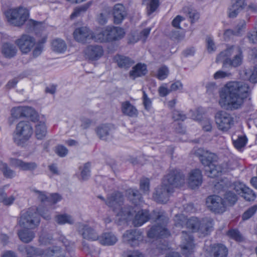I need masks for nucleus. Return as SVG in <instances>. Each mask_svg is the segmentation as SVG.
I'll return each mask as SVG.
<instances>
[{"label": "nucleus", "mask_w": 257, "mask_h": 257, "mask_svg": "<svg viewBox=\"0 0 257 257\" xmlns=\"http://www.w3.org/2000/svg\"><path fill=\"white\" fill-rule=\"evenodd\" d=\"M185 183V177L178 170L170 171L163 179L162 184L159 186L153 194V199L157 202L166 203L170 195L173 192L174 187H179Z\"/></svg>", "instance_id": "2"}, {"label": "nucleus", "mask_w": 257, "mask_h": 257, "mask_svg": "<svg viewBox=\"0 0 257 257\" xmlns=\"http://www.w3.org/2000/svg\"><path fill=\"white\" fill-rule=\"evenodd\" d=\"M52 44L54 51L60 53L64 52L67 48L65 42L59 39L54 40Z\"/></svg>", "instance_id": "39"}, {"label": "nucleus", "mask_w": 257, "mask_h": 257, "mask_svg": "<svg viewBox=\"0 0 257 257\" xmlns=\"http://www.w3.org/2000/svg\"><path fill=\"white\" fill-rule=\"evenodd\" d=\"M250 91L248 84L244 82H228L219 91V104L222 108L228 110L238 109Z\"/></svg>", "instance_id": "1"}, {"label": "nucleus", "mask_w": 257, "mask_h": 257, "mask_svg": "<svg viewBox=\"0 0 257 257\" xmlns=\"http://www.w3.org/2000/svg\"><path fill=\"white\" fill-rule=\"evenodd\" d=\"M215 154L206 152L200 156V160L205 167L206 174L210 178L218 177L222 173L227 172L228 167L227 164H219L216 162Z\"/></svg>", "instance_id": "4"}, {"label": "nucleus", "mask_w": 257, "mask_h": 257, "mask_svg": "<svg viewBox=\"0 0 257 257\" xmlns=\"http://www.w3.org/2000/svg\"><path fill=\"white\" fill-rule=\"evenodd\" d=\"M229 186H230V182L227 179L224 178L215 184V191L220 193L221 191H225Z\"/></svg>", "instance_id": "40"}, {"label": "nucleus", "mask_w": 257, "mask_h": 257, "mask_svg": "<svg viewBox=\"0 0 257 257\" xmlns=\"http://www.w3.org/2000/svg\"><path fill=\"white\" fill-rule=\"evenodd\" d=\"M4 14L8 22L16 27L23 25L29 17L28 10L21 7L8 9Z\"/></svg>", "instance_id": "9"}, {"label": "nucleus", "mask_w": 257, "mask_h": 257, "mask_svg": "<svg viewBox=\"0 0 257 257\" xmlns=\"http://www.w3.org/2000/svg\"><path fill=\"white\" fill-rule=\"evenodd\" d=\"M140 189L144 192L148 193L149 191L150 182L147 178H143L140 180Z\"/></svg>", "instance_id": "51"}, {"label": "nucleus", "mask_w": 257, "mask_h": 257, "mask_svg": "<svg viewBox=\"0 0 257 257\" xmlns=\"http://www.w3.org/2000/svg\"><path fill=\"white\" fill-rule=\"evenodd\" d=\"M224 198L230 204H233L237 200L236 195L231 191L226 192L224 195Z\"/></svg>", "instance_id": "53"}, {"label": "nucleus", "mask_w": 257, "mask_h": 257, "mask_svg": "<svg viewBox=\"0 0 257 257\" xmlns=\"http://www.w3.org/2000/svg\"><path fill=\"white\" fill-rule=\"evenodd\" d=\"M129 193L132 195V196L134 198L132 199L135 205L136 206L140 205L142 202V197L139 192L136 189H130Z\"/></svg>", "instance_id": "44"}, {"label": "nucleus", "mask_w": 257, "mask_h": 257, "mask_svg": "<svg viewBox=\"0 0 257 257\" xmlns=\"http://www.w3.org/2000/svg\"><path fill=\"white\" fill-rule=\"evenodd\" d=\"M206 42L208 52L209 53L214 52L216 50V46L212 38L210 37H207L206 39Z\"/></svg>", "instance_id": "55"}, {"label": "nucleus", "mask_w": 257, "mask_h": 257, "mask_svg": "<svg viewBox=\"0 0 257 257\" xmlns=\"http://www.w3.org/2000/svg\"><path fill=\"white\" fill-rule=\"evenodd\" d=\"M188 16L190 19L191 23L196 21L199 18V14L195 10H192L188 12Z\"/></svg>", "instance_id": "61"}, {"label": "nucleus", "mask_w": 257, "mask_h": 257, "mask_svg": "<svg viewBox=\"0 0 257 257\" xmlns=\"http://www.w3.org/2000/svg\"><path fill=\"white\" fill-rule=\"evenodd\" d=\"M233 187L234 190L238 194H242L243 190L247 187L244 184L239 182L235 183L233 184Z\"/></svg>", "instance_id": "60"}, {"label": "nucleus", "mask_w": 257, "mask_h": 257, "mask_svg": "<svg viewBox=\"0 0 257 257\" xmlns=\"http://www.w3.org/2000/svg\"><path fill=\"white\" fill-rule=\"evenodd\" d=\"M11 163L13 166L24 171H33L37 167V164L35 162H25L17 159H11Z\"/></svg>", "instance_id": "26"}, {"label": "nucleus", "mask_w": 257, "mask_h": 257, "mask_svg": "<svg viewBox=\"0 0 257 257\" xmlns=\"http://www.w3.org/2000/svg\"><path fill=\"white\" fill-rule=\"evenodd\" d=\"M123 197L119 192H114L109 195L105 201V203L111 208L120 219H127L131 216L132 212L130 207H122Z\"/></svg>", "instance_id": "6"}, {"label": "nucleus", "mask_w": 257, "mask_h": 257, "mask_svg": "<svg viewBox=\"0 0 257 257\" xmlns=\"http://www.w3.org/2000/svg\"><path fill=\"white\" fill-rule=\"evenodd\" d=\"M215 119L218 129L223 132L228 131L233 124V118L230 114L224 111L217 112Z\"/></svg>", "instance_id": "11"}, {"label": "nucleus", "mask_w": 257, "mask_h": 257, "mask_svg": "<svg viewBox=\"0 0 257 257\" xmlns=\"http://www.w3.org/2000/svg\"><path fill=\"white\" fill-rule=\"evenodd\" d=\"M2 53L5 57L11 58L16 55L17 49L14 44L5 43L2 48Z\"/></svg>", "instance_id": "31"}, {"label": "nucleus", "mask_w": 257, "mask_h": 257, "mask_svg": "<svg viewBox=\"0 0 257 257\" xmlns=\"http://www.w3.org/2000/svg\"><path fill=\"white\" fill-rule=\"evenodd\" d=\"M90 164L89 163L84 164L82 167H80L81 170V177L83 180H86L90 176Z\"/></svg>", "instance_id": "45"}, {"label": "nucleus", "mask_w": 257, "mask_h": 257, "mask_svg": "<svg viewBox=\"0 0 257 257\" xmlns=\"http://www.w3.org/2000/svg\"><path fill=\"white\" fill-rule=\"evenodd\" d=\"M173 118L175 120H184L186 117L182 112L179 110H174L173 113Z\"/></svg>", "instance_id": "56"}, {"label": "nucleus", "mask_w": 257, "mask_h": 257, "mask_svg": "<svg viewBox=\"0 0 257 257\" xmlns=\"http://www.w3.org/2000/svg\"><path fill=\"white\" fill-rule=\"evenodd\" d=\"M188 185L192 189L200 186L202 183V175L201 171L198 169L191 171L187 178Z\"/></svg>", "instance_id": "21"}, {"label": "nucleus", "mask_w": 257, "mask_h": 257, "mask_svg": "<svg viewBox=\"0 0 257 257\" xmlns=\"http://www.w3.org/2000/svg\"><path fill=\"white\" fill-rule=\"evenodd\" d=\"M111 131L110 126L107 124H100L95 130L98 137L101 140H106L110 135Z\"/></svg>", "instance_id": "33"}, {"label": "nucleus", "mask_w": 257, "mask_h": 257, "mask_svg": "<svg viewBox=\"0 0 257 257\" xmlns=\"http://www.w3.org/2000/svg\"><path fill=\"white\" fill-rule=\"evenodd\" d=\"M33 128L28 121H21L16 125L13 134V140L18 146H24L31 138Z\"/></svg>", "instance_id": "8"}, {"label": "nucleus", "mask_w": 257, "mask_h": 257, "mask_svg": "<svg viewBox=\"0 0 257 257\" xmlns=\"http://www.w3.org/2000/svg\"><path fill=\"white\" fill-rule=\"evenodd\" d=\"M206 204L211 210L216 213H222L225 210L224 201L217 195L208 197L206 199Z\"/></svg>", "instance_id": "15"}, {"label": "nucleus", "mask_w": 257, "mask_h": 257, "mask_svg": "<svg viewBox=\"0 0 257 257\" xmlns=\"http://www.w3.org/2000/svg\"><path fill=\"white\" fill-rule=\"evenodd\" d=\"M247 142V139L245 136H239L233 141L234 147L238 150L244 147Z\"/></svg>", "instance_id": "49"}, {"label": "nucleus", "mask_w": 257, "mask_h": 257, "mask_svg": "<svg viewBox=\"0 0 257 257\" xmlns=\"http://www.w3.org/2000/svg\"><path fill=\"white\" fill-rule=\"evenodd\" d=\"M18 250L22 253H25L27 257H43L45 250L36 248L31 245H20L18 247Z\"/></svg>", "instance_id": "22"}, {"label": "nucleus", "mask_w": 257, "mask_h": 257, "mask_svg": "<svg viewBox=\"0 0 257 257\" xmlns=\"http://www.w3.org/2000/svg\"><path fill=\"white\" fill-rule=\"evenodd\" d=\"M115 59L118 66L121 68L127 69L134 63V61L133 60L130 58L124 56H116Z\"/></svg>", "instance_id": "35"}, {"label": "nucleus", "mask_w": 257, "mask_h": 257, "mask_svg": "<svg viewBox=\"0 0 257 257\" xmlns=\"http://www.w3.org/2000/svg\"><path fill=\"white\" fill-rule=\"evenodd\" d=\"M15 44L22 53L27 54L33 49L36 42L33 36L28 34H23L15 41Z\"/></svg>", "instance_id": "12"}, {"label": "nucleus", "mask_w": 257, "mask_h": 257, "mask_svg": "<svg viewBox=\"0 0 257 257\" xmlns=\"http://www.w3.org/2000/svg\"><path fill=\"white\" fill-rule=\"evenodd\" d=\"M144 2L148 1V14L150 15L156 11L159 6V0H144Z\"/></svg>", "instance_id": "47"}, {"label": "nucleus", "mask_w": 257, "mask_h": 257, "mask_svg": "<svg viewBox=\"0 0 257 257\" xmlns=\"http://www.w3.org/2000/svg\"><path fill=\"white\" fill-rule=\"evenodd\" d=\"M98 240L102 245H112L116 242L117 239L112 233L105 232L99 237Z\"/></svg>", "instance_id": "30"}, {"label": "nucleus", "mask_w": 257, "mask_h": 257, "mask_svg": "<svg viewBox=\"0 0 257 257\" xmlns=\"http://www.w3.org/2000/svg\"><path fill=\"white\" fill-rule=\"evenodd\" d=\"M126 257H144V255L139 250H129L126 252Z\"/></svg>", "instance_id": "64"}, {"label": "nucleus", "mask_w": 257, "mask_h": 257, "mask_svg": "<svg viewBox=\"0 0 257 257\" xmlns=\"http://www.w3.org/2000/svg\"><path fill=\"white\" fill-rule=\"evenodd\" d=\"M81 124L80 127L83 130L88 128L92 124L93 121L91 119L86 117H82L80 118Z\"/></svg>", "instance_id": "54"}, {"label": "nucleus", "mask_w": 257, "mask_h": 257, "mask_svg": "<svg viewBox=\"0 0 257 257\" xmlns=\"http://www.w3.org/2000/svg\"><path fill=\"white\" fill-rule=\"evenodd\" d=\"M18 234L20 240L26 243L32 241L35 236L34 231L26 229L20 230Z\"/></svg>", "instance_id": "34"}, {"label": "nucleus", "mask_w": 257, "mask_h": 257, "mask_svg": "<svg viewBox=\"0 0 257 257\" xmlns=\"http://www.w3.org/2000/svg\"><path fill=\"white\" fill-rule=\"evenodd\" d=\"M183 85L181 81L178 80L173 83L170 86V90L172 91H175L177 90H181L183 89Z\"/></svg>", "instance_id": "58"}, {"label": "nucleus", "mask_w": 257, "mask_h": 257, "mask_svg": "<svg viewBox=\"0 0 257 257\" xmlns=\"http://www.w3.org/2000/svg\"><path fill=\"white\" fill-rule=\"evenodd\" d=\"M91 39L97 42H108L106 28L95 34L92 32V38Z\"/></svg>", "instance_id": "37"}, {"label": "nucleus", "mask_w": 257, "mask_h": 257, "mask_svg": "<svg viewBox=\"0 0 257 257\" xmlns=\"http://www.w3.org/2000/svg\"><path fill=\"white\" fill-rule=\"evenodd\" d=\"M121 109L122 113L125 115L130 117H135L138 115V110L128 101L121 103Z\"/></svg>", "instance_id": "29"}, {"label": "nucleus", "mask_w": 257, "mask_h": 257, "mask_svg": "<svg viewBox=\"0 0 257 257\" xmlns=\"http://www.w3.org/2000/svg\"><path fill=\"white\" fill-rule=\"evenodd\" d=\"M33 191L36 193L38 199H40L42 202H44L47 200L48 197L45 192L40 191L36 189H34Z\"/></svg>", "instance_id": "63"}, {"label": "nucleus", "mask_w": 257, "mask_h": 257, "mask_svg": "<svg viewBox=\"0 0 257 257\" xmlns=\"http://www.w3.org/2000/svg\"><path fill=\"white\" fill-rule=\"evenodd\" d=\"M0 200L2 201L5 205H10L13 202L14 198L12 196L7 198L6 194L3 192L1 194Z\"/></svg>", "instance_id": "59"}, {"label": "nucleus", "mask_w": 257, "mask_h": 257, "mask_svg": "<svg viewBox=\"0 0 257 257\" xmlns=\"http://www.w3.org/2000/svg\"><path fill=\"white\" fill-rule=\"evenodd\" d=\"M35 136L37 139L42 140L47 133L45 123L43 121L38 122L35 126Z\"/></svg>", "instance_id": "36"}, {"label": "nucleus", "mask_w": 257, "mask_h": 257, "mask_svg": "<svg viewBox=\"0 0 257 257\" xmlns=\"http://www.w3.org/2000/svg\"><path fill=\"white\" fill-rule=\"evenodd\" d=\"M90 6L91 3L89 2L75 8L70 16L71 18L74 19L80 16L82 14L86 12Z\"/></svg>", "instance_id": "42"}, {"label": "nucleus", "mask_w": 257, "mask_h": 257, "mask_svg": "<svg viewBox=\"0 0 257 257\" xmlns=\"http://www.w3.org/2000/svg\"><path fill=\"white\" fill-rule=\"evenodd\" d=\"M126 13L124 7L119 4L114 6L113 10L114 23L119 24L126 16Z\"/></svg>", "instance_id": "27"}, {"label": "nucleus", "mask_w": 257, "mask_h": 257, "mask_svg": "<svg viewBox=\"0 0 257 257\" xmlns=\"http://www.w3.org/2000/svg\"><path fill=\"white\" fill-rule=\"evenodd\" d=\"M169 74V70L166 66H163L160 67L156 75V77L159 80H164L168 76Z\"/></svg>", "instance_id": "48"}, {"label": "nucleus", "mask_w": 257, "mask_h": 257, "mask_svg": "<svg viewBox=\"0 0 257 257\" xmlns=\"http://www.w3.org/2000/svg\"><path fill=\"white\" fill-rule=\"evenodd\" d=\"M227 234L230 238L234 239L236 241L240 242L243 240L242 235L236 229H231L228 231Z\"/></svg>", "instance_id": "46"}, {"label": "nucleus", "mask_w": 257, "mask_h": 257, "mask_svg": "<svg viewBox=\"0 0 257 257\" xmlns=\"http://www.w3.org/2000/svg\"><path fill=\"white\" fill-rule=\"evenodd\" d=\"M77 230L84 239L91 241L98 240L99 239L98 232L94 228L87 224L78 223Z\"/></svg>", "instance_id": "13"}, {"label": "nucleus", "mask_w": 257, "mask_h": 257, "mask_svg": "<svg viewBox=\"0 0 257 257\" xmlns=\"http://www.w3.org/2000/svg\"><path fill=\"white\" fill-rule=\"evenodd\" d=\"M56 153L60 157H63L68 153V150L63 146H58L56 148Z\"/></svg>", "instance_id": "57"}, {"label": "nucleus", "mask_w": 257, "mask_h": 257, "mask_svg": "<svg viewBox=\"0 0 257 257\" xmlns=\"http://www.w3.org/2000/svg\"><path fill=\"white\" fill-rule=\"evenodd\" d=\"M73 37L76 41L85 43L92 38V31L86 27H79L73 32Z\"/></svg>", "instance_id": "19"}, {"label": "nucleus", "mask_w": 257, "mask_h": 257, "mask_svg": "<svg viewBox=\"0 0 257 257\" xmlns=\"http://www.w3.org/2000/svg\"><path fill=\"white\" fill-rule=\"evenodd\" d=\"M168 218L164 213H157L156 214V224L153 225L147 232V236L150 238L159 237H167L169 232L166 227Z\"/></svg>", "instance_id": "7"}, {"label": "nucleus", "mask_w": 257, "mask_h": 257, "mask_svg": "<svg viewBox=\"0 0 257 257\" xmlns=\"http://www.w3.org/2000/svg\"><path fill=\"white\" fill-rule=\"evenodd\" d=\"M130 210L132 212L130 217L127 219H131L134 214L135 213L134 218L133 219V224L135 226H141L146 222L150 218L149 214L146 210H139L137 212L136 209L130 207Z\"/></svg>", "instance_id": "18"}, {"label": "nucleus", "mask_w": 257, "mask_h": 257, "mask_svg": "<svg viewBox=\"0 0 257 257\" xmlns=\"http://www.w3.org/2000/svg\"><path fill=\"white\" fill-rule=\"evenodd\" d=\"M175 221L176 226H183L185 223L187 228L203 236L208 234L213 229V220L211 218H205L199 221L197 217H192L187 220L183 215H176Z\"/></svg>", "instance_id": "3"}, {"label": "nucleus", "mask_w": 257, "mask_h": 257, "mask_svg": "<svg viewBox=\"0 0 257 257\" xmlns=\"http://www.w3.org/2000/svg\"><path fill=\"white\" fill-rule=\"evenodd\" d=\"M106 29L108 42L120 39L125 34L123 29L118 27H107Z\"/></svg>", "instance_id": "23"}, {"label": "nucleus", "mask_w": 257, "mask_h": 257, "mask_svg": "<svg viewBox=\"0 0 257 257\" xmlns=\"http://www.w3.org/2000/svg\"><path fill=\"white\" fill-rule=\"evenodd\" d=\"M40 221V217L36 212L28 210L22 214L19 224L24 228L34 229L39 225Z\"/></svg>", "instance_id": "10"}, {"label": "nucleus", "mask_w": 257, "mask_h": 257, "mask_svg": "<svg viewBox=\"0 0 257 257\" xmlns=\"http://www.w3.org/2000/svg\"><path fill=\"white\" fill-rule=\"evenodd\" d=\"M34 109L28 106H19L14 107L11 110V117L9 118V122L11 124L16 119L22 117H29L34 112Z\"/></svg>", "instance_id": "16"}, {"label": "nucleus", "mask_w": 257, "mask_h": 257, "mask_svg": "<svg viewBox=\"0 0 257 257\" xmlns=\"http://www.w3.org/2000/svg\"><path fill=\"white\" fill-rule=\"evenodd\" d=\"M123 241L132 246H137L143 240L142 232L138 229L126 230L123 235Z\"/></svg>", "instance_id": "14"}, {"label": "nucleus", "mask_w": 257, "mask_h": 257, "mask_svg": "<svg viewBox=\"0 0 257 257\" xmlns=\"http://www.w3.org/2000/svg\"><path fill=\"white\" fill-rule=\"evenodd\" d=\"M246 26V22L244 20H241L234 29L235 36H239L241 35L242 32L244 31Z\"/></svg>", "instance_id": "50"}, {"label": "nucleus", "mask_w": 257, "mask_h": 257, "mask_svg": "<svg viewBox=\"0 0 257 257\" xmlns=\"http://www.w3.org/2000/svg\"><path fill=\"white\" fill-rule=\"evenodd\" d=\"M56 221L59 224L68 223L72 224L74 222L73 217L70 215L64 214L58 215L55 217Z\"/></svg>", "instance_id": "38"}, {"label": "nucleus", "mask_w": 257, "mask_h": 257, "mask_svg": "<svg viewBox=\"0 0 257 257\" xmlns=\"http://www.w3.org/2000/svg\"><path fill=\"white\" fill-rule=\"evenodd\" d=\"M85 57L91 60L99 59L103 54V49L100 45H89L84 50Z\"/></svg>", "instance_id": "20"}, {"label": "nucleus", "mask_w": 257, "mask_h": 257, "mask_svg": "<svg viewBox=\"0 0 257 257\" xmlns=\"http://www.w3.org/2000/svg\"><path fill=\"white\" fill-rule=\"evenodd\" d=\"M241 196L244 199L248 201H253L255 198L254 193L247 187L243 190Z\"/></svg>", "instance_id": "43"}, {"label": "nucleus", "mask_w": 257, "mask_h": 257, "mask_svg": "<svg viewBox=\"0 0 257 257\" xmlns=\"http://www.w3.org/2000/svg\"><path fill=\"white\" fill-rule=\"evenodd\" d=\"M147 72V66L145 64L139 63L133 67L130 71V76L133 79L145 75Z\"/></svg>", "instance_id": "28"}, {"label": "nucleus", "mask_w": 257, "mask_h": 257, "mask_svg": "<svg viewBox=\"0 0 257 257\" xmlns=\"http://www.w3.org/2000/svg\"><path fill=\"white\" fill-rule=\"evenodd\" d=\"M43 257H65V255L60 247L53 246L45 249Z\"/></svg>", "instance_id": "32"}, {"label": "nucleus", "mask_w": 257, "mask_h": 257, "mask_svg": "<svg viewBox=\"0 0 257 257\" xmlns=\"http://www.w3.org/2000/svg\"><path fill=\"white\" fill-rule=\"evenodd\" d=\"M210 251V257H226L228 249L222 244L217 243L211 245Z\"/></svg>", "instance_id": "25"}, {"label": "nucleus", "mask_w": 257, "mask_h": 257, "mask_svg": "<svg viewBox=\"0 0 257 257\" xmlns=\"http://www.w3.org/2000/svg\"><path fill=\"white\" fill-rule=\"evenodd\" d=\"M246 6L245 0H232V5L228 9V16L230 18H235Z\"/></svg>", "instance_id": "24"}, {"label": "nucleus", "mask_w": 257, "mask_h": 257, "mask_svg": "<svg viewBox=\"0 0 257 257\" xmlns=\"http://www.w3.org/2000/svg\"><path fill=\"white\" fill-rule=\"evenodd\" d=\"M242 59L240 48L237 46H230L218 55L216 61L217 62H222L223 66L236 67L241 64Z\"/></svg>", "instance_id": "5"}, {"label": "nucleus", "mask_w": 257, "mask_h": 257, "mask_svg": "<svg viewBox=\"0 0 257 257\" xmlns=\"http://www.w3.org/2000/svg\"><path fill=\"white\" fill-rule=\"evenodd\" d=\"M0 170L3 172L4 177L7 178H12L15 176V171L10 169L6 163H0Z\"/></svg>", "instance_id": "41"}, {"label": "nucleus", "mask_w": 257, "mask_h": 257, "mask_svg": "<svg viewBox=\"0 0 257 257\" xmlns=\"http://www.w3.org/2000/svg\"><path fill=\"white\" fill-rule=\"evenodd\" d=\"M203 129L206 132L210 131L212 129V122L209 119H205L201 122Z\"/></svg>", "instance_id": "62"}, {"label": "nucleus", "mask_w": 257, "mask_h": 257, "mask_svg": "<svg viewBox=\"0 0 257 257\" xmlns=\"http://www.w3.org/2000/svg\"><path fill=\"white\" fill-rule=\"evenodd\" d=\"M182 253L188 256L193 252L195 247L192 236L185 231L182 232V242L180 244Z\"/></svg>", "instance_id": "17"}, {"label": "nucleus", "mask_w": 257, "mask_h": 257, "mask_svg": "<svg viewBox=\"0 0 257 257\" xmlns=\"http://www.w3.org/2000/svg\"><path fill=\"white\" fill-rule=\"evenodd\" d=\"M257 206L254 205L248 208L242 215L243 220H247L251 217L256 211Z\"/></svg>", "instance_id": "52"}]
</instances>
